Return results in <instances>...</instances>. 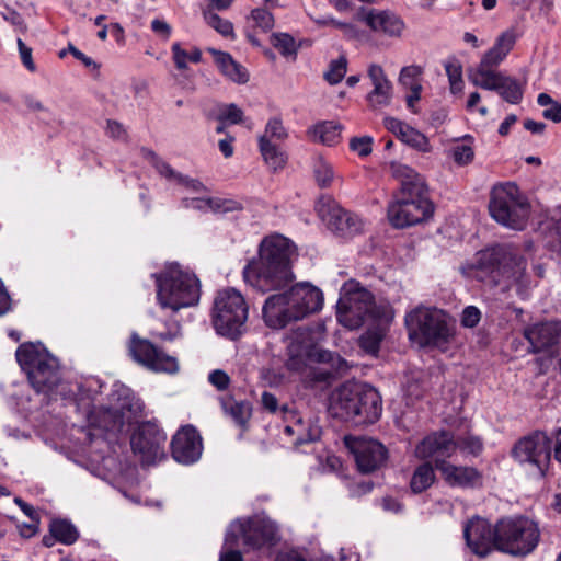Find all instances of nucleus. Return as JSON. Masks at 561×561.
<instances>
[{"label": "nucleus", "mask_w": 561, "mask_h": 561, "mask_svg": "<svg viewBox=\"0 0 561 561\" xmlns=\"http://www.w3.org/2000/svg\"><path fill=\"white\" fill-rule=\"evenodd\" d=\"M526 267V259L510 245H496L477 252L471 261L461 266V272L503 294L511 296L515 291L517 297L526 299L534 287Z\"/></svg>", "instance_id": "obj_1"}, {"label": "nucleus", "mask_w": 561, "mask_h": 561, "mask_svg": "<svg viewBox=\"0 0 561 561\" xmlns=\"http://www.w3.org/2000/svg\"><path fill=\"white\" fill-rule=\"evenodd\" d=\"M296 257V247L288 238L277 233L265 237L260 244L259 259L243 268V278L262 293L280 289L295 279L291 263Z\"/></svg>", "instance_id": "obj_2"}, {"label": "nucleus", "mask_w": 561, "mask_h": 561, "mask_svg": "<svg viewBox=\"0 0 561 561\" xmlns=\"http://www.w3.org/2000/svg\"><path fill=\"white\" fill-rule=\"evenodd\" d=\"M392 176L399 188L388 205V219L394 228H405L427 220L434 211L424 178L414 169L391 163Z\"/></svg>", "instance_id": "obj_3"}, {"label": "nucleus", "mask_w": 561, "mask_h": 561, "mask_svg": "<svg viewBox=\"0 0 561 561\" xmlns=\"http://www.w3.org/2000/svg\"><path fill=\"white\" fill-rule=\"evenodd\" d=\"M322 306V291L309 282H300L286 291L267 297L262 309L263 319L268 328L283 329L318 312Z\"/></svg>", "instance_id": "obj_4"}, {"label": "nucleus", "mask_w": 561, "mask_h": 561, "mask_svg": "<svg viewBox=\"0 0 561 561\" xmlns=\"http://www.w3.org/2000/svg\"><path fill=\"white\" fill-rule=\"evenodd\" d=\"M329 411L333 417L343 421L374 423L382 412L381 398L367 383L348 382L331 394Z\"/></svg>", "instance_id": "obj_5"}, {"label": "nucleus", "mask_w": 561, "mask_h": 561, "mask_svg": "<svg viewBox=\"0 0 561 561\" xmlns=\"http://www.w3.org/2000/svg\"><path fill=\"white\" fill-rule=\"evenodd\" d=\"M411 341L422 347L447 351L456 337V323L445 311L433 307H416L405 316Z\"/></svg>", "instance_id": "obj_6"}, {"label": "nucleus", "mask_w": 561, "mask_h": 561, "mask_svg": "<svg viewBox=\"0 0 561 561\" xmlns=\"http://www.w3.org/2000/svg\"><path fill=\"white\" fill-rule=\"evenodd\" d=\"M157 284V299L161 308L179 311L195 306L199 300V282L187 270L172 263L159 274H152Z\"/></svg>", "instance_id": "obj_7"}, {"label": "nucleus", "mask_w": 561, "mask_h": 561, "mask_svg": "<svg viewBox=\"0 0 561 561\" xmlns=\"http://www.w3.org/2000/svg\"><path fill=\"white\" fill-rule=\"evenodd\" d=\"M15 356L37 392L49 393L59 383L58 359L46 350L33 343H25L18 347Z\"/></svg>", "instance_id": "obj_8"}, {"label": "nucleus", "mask_w": 561, "mask_h": 561, "mask_svg": "<svg viewBox=\"0 0 561 561\" xmlns=\"http://www.w3.org/2000/svg\"><path fill=\"white\" fill-rule=\"evenodd\" d=\"M489 211L500 225L523 230L528 220L529 206L518 186L508 182L492 188Z\"/></svg>", "instance_id": "obj_9"}, {"label": "nucleus", "mask_w": 561, "mask_h": 561, "mask_svg": "<svg viewBox=\"0 0 561 561\" xmlns=\"http://www.w3.org/2000/svg\"><path fill=\"white\" fill-rule=\"evenodd\" d=\"M540 541L538 524L527 517L503 518L497 522V550L525 557L531 553Z\"/></svg>", "instance_id": "obj_10"}, {"label": "nucleus", "mask_w": 561, "mask_h": 561, "mask_svg": "<svg viewBox=\"0 0 561 561\" xmlns=\"http://www.w3.org/2000/svg\"><path fill=\"white\" fill-rule=\"evenodd\" d=\"M247 319L248 306L238 290L226 288L218 291L214 301L213 323L219 334L237 337Z\"/></svg>", "instance_id": "obj_11"}, {"label": "nucleus", "mask_w": 561, "mask_h": 561, "mask_svg": "<svg viewBox=\"0 0 561 561\" xmlns=\"http://www.w3.org/2000/svg\"><path fill=\"white\" fill-rule=\"evenodd\" d=\"M373 294L358 283L344 285L343 294L337 301V321L353 330L359 328L367 319L377 318Z\"/></svg>", "instance_id": "obj_12"}, {"label": "nucleus", "mask_w": 561, "mask_h": 561, "mask_svg": "<svg viewBox=\"0 0 561 561\" xmlns=\"http://www.w3.org/2000/svg\"><path fill=\"white\" fill-rule=\"evenodd\" d=\"M135 405L129 389L121 387L112 393L111 407L89 411L87 420L93 428L101 430L105 434H116L125 424L133 421Z\"/></svg>", "instance_id": "obj_13"}, {"label": "nucleus", "mask_w": 561, "mask_h": 561, "mask_svg": "<svg viewBox=\"0 0 561 561\" xmlns=\"http://www.w3.org/2000/svg\"><path fill=\"white\" fill-rule=\"evenodd\" d=\"M165 433L153 421H147L137 427L130 438L131 449L140 457L142 465H151L164 457Z\"/></svg>", "instance_id": "obj_14"}, {"label": "nucleus", "mask_w": 561, "mask_h": 561, "mask_svg": "<svg viewBox=\"0 0 561 561\" xmlns=\"http://www.w3.org/2000/svg\"><path fill=\"white\" fill-rule=\"evenodd\" d=\"M129 352L137 363L150 370L165 374L179 371L180 366L176 357L164 353L146 339L133 335Z\"/></svg>", "instance_id": "obj_15"}, {"label": "nucleus", "mask_w": 561, "mask_h": 561, "mask_svg": "<svg viewBox=\"0 0 561 561\" xmlns=\"http://www.w3.org/2000/svg\"><path fill=\"white\" fill-rule=\"evenodd\" d=\"M513 456L519 462L535 465L541 477H545L551 457V440L543 432L519 439L513 449Z\"/></svg>", "instance_id": "obj_16"}, {"label": "nucleus", "mask_w": 561, "mask_h": 561, "mask_svg": "<svg viewBox=\"0 0 561 561\" xmlns=\"http://www.w3.org/2000/svg\"><path fill=\"white\" fill-rule=\"evenodd\" d=\"M345 445L354 455L357 468L363 473L380 469L387 460V449L379 442L367 437H351L344 439Z\"/></svg>", "instance_id": "obj_17"}, {"label": "nucleus", "mask_w": 561, "mask_h": 561, "mask_svg": "<svg viewBox=\"0 0 561 561\" xmlns=\"http://www.w3.org/2000/svg\"><path fill=\"white\" fill-rule=\"evenodd\" d=\"M463 536L472 553L479 557H486L497 549V524L493 527L486 519L476 517L469 520Z\"/></svg>", "instance_id": "obj_18"}, {"label": "nucleus", "mask_w": 561, "mask_h": 561, "mask_svg": "<svg viewBox=\"0 0 561 561\" xmlns=\"http://www.w3.org/2000/svg\"><path fill=\"white\" fill-rule=\"evenodd\" d=\"M319 214L327 222L329 229L340 237H353L363 230V220L357 215L343 209L336 204L329 205L327 209L323 206L320 207Z\"/></svg>", "instance_id": "obj_19"}, {"label": "nucleus", "mask_w": 561, "mask_h": 561, "mask_svg": "<svg viewBox=\"0 0 561 561\" xmlns=\"http://www.w3.org/2000/svg\"><path fill=\"white\" fill-rule=\"evenodd\" d=\"M202 449V438L192 425L180 428L171 442L172 456L180 463L195 462L201 457Z\"/></svg>", "instance_id": "obj_20"}, {"label": "nucleus", "mask_w": 561, "mask_h": 561, "mask_svg": "<svg viewBox=\"0 0 561 561\" xmlns=\"http://www.w3.org/2000/svg\"><path fill=\"white\" fill-rule=\"evenodd\" d=\"M373 32L389 38L399 39L405 30L404 21L394 12L388 10H369L358 13Z\"/></svg>", "instance_id": "obj_21"}, {"label": "nucleus", "mask_w": 561, "mask_h": 561, "mask_svg": "<svg viewBox=\"0 0 561 561\" xmlns=\"http://www.w3.org/2000/svg\"><path fill=\"white\" fill-rule=\"evenodd\" d=\"M456 451L455 438L447 432L433 433L421 440L415 447V456L420 459L434 458L435 467L439 460H446Z\"/></svg>", "instance_id": "obj_22"}, {"label": "nucleus", "mask_w": 561, "mask_h": 561, "mask_svg": "<svg viewBox=\"0 0 561 561\" xmlns=\"http://www.w3.org/2000/svg\"><path fill=\"white\" fill-rule=\"evenodd\" d=\"M243 543L250 549L273 546L278 540L276 525L268 520H253L241 525Z\"/></svg>", "instance_id": "obj_23"}, {"label": "nucleus", "mask_w": 561, "mask_h": 561, "mask_svg": "<svg viewBox=\"0 0 561 561\" xmlns=\"http://www.w3.org/2000/svg\"><path fill=\"white\" fill-rule=\"evenodd\" d=\"M560 335L561 323L556 321L536 323L524 331V336L529 342L534 353L554 345Z\"/></svg>", "instance_id": "obj_24"}, {"label": "nucleus", "mask_w": 561, "mask_h": 561, "mask_svg": "<svg viewBox=\"0 0 561 561\" xmlns=\"http://www.w3.org/2000/svg\"><path fill=\"white\" fill-rule=\"evenodd\" d=\"M280 412L285 421L293 417V424H286L284 431L288 435L297 436L295 442L297 445L316 442L320 438L321 430L317 424L305 422L297 411L286 404L282 405Z\"/></svg>", "instance_id": "obj_25"}, {"label": "nucleus", "mask_w": 561, "mask_h": 561, "mask_svg": "<svg viewBox=\"0 0 561 561\" xmlns=\"http://www.w3.org/2000/svg\"><path fill=\"white\" fill-rule=\"evenodd\" d=\"M280 412L285 421L293 417V424H286L284 431L288 435L297 436L295 442L297 445L316 442L320 438L321 430L317 424L305 422L297 411L286 404L282 405Z\"/></svg>", "instance_id": "obj_26"}, {"label": "nucleus", "mask_w": 561, "mask_h": 561, "mask_svg": "<svg viewBox=\"0 0 561 561\" xmlns=\"http://www.w3.org/2000/svg\"><path fill=\"white\" fill-rule=\"evenodd\" d=\"M437 470L450 486L474 488L481 484V474L473 467L455 466L446 460H439Z\"/></svg>", "instance_id": "obj_27"}, {"label": "nucleus", "mask_w": 561, "mask_h": 561, "mask_svg": "<svg viewBox=\"0 0 561 561\" xmlns=\"http://www.w3.org/2000/svg\"><path fill=\"white\" fill-rule=\"evenodd\" d=\"M311 344L309 333L298 329L288 337L287 344V367L290 370L299 371L307 365V359L311 355Z\"/></svg>", "instance_id": "obj_28"}, {"label": "nucleus", "mask_w": 561, "mask_h": 561, "mask_svg": "<svg viewBox=\"0 0 561 561\" xmlns=\"http://www.w3.org/2000/svg\"><path fill=\"white\" fill-rule=\"evenodd\" d=\"M368 76L374 85L373 91L368 94V101L373 106L388 105L391 99L392 87L383 69L378 65H371L368 69Z\"/></svg>", "instance_id": "obj_29"}, {"label": "nucleus", "mask_w": 561, "mask_h": 561, "mask_svg": "<svg viewBox=\"0 0 561 561\" xmlns=\"http://www.w3.org/2000/svg\"><path fill=\"white\" fill-rule=\"evenodd\" d=\"M208 51L214 56L220 72L229 80L239 84L245 83L249 80L245 68L237 62L230 54L214 48H209Z\"/></svg>", "instance_id": "obj_30"}, {"label": "nucleus", "mask_w": 561, "mask_h": 561, "mask_svg": "<svg viewBox=\"0 0 561 561\" xmlns=\"http://www.w3.org/2000/svg\"><path fill=\"white\" fill-rule=\"evenodd\" d=\"M342 125L333 121L320 122L307 131L308 137L325 146H334L341 139Z\"/></svg>", "instance_id": "obj_31"}, {"label": "nucleus", "mask_w": 561, "mask_h": 561, "mask_svg": "<svg viewBox=\"0 0 561 561\" xmlns=\"http://www.w3.org/2000/svg\"><path fill=\"white\" fill-rule=\"evenodd\" d=\"M503 75L493 70V67L479 64L477 69L470 73L471 82L484 90L496 91L503 79Z\"/></svg>", "instance_id": "obj_32"}, {"label": "nucleus", "mask_w": 561, "mask_h": 561, "mask_svg": "<svg viewBox=\"0 0 561 561\" xmlns=\"http://www.w3.org/2000/svg\"><path fill=\"white\" fill-rule=\"evenodd\" d=\"M259 147L264 161L270 168L276 171L285 167L287 154L277 144L259 139Z\"/></svg>", "instance_id": "obj_33"}, {"label": "nucleus", "mask_w": 561, "mask_h": 561, "mask_svg": "<svg viewBox=\"0 0 561 561\" xmlns=\"http://www.w3.org/2000/svg\"><path fill=\"white\" fill-rule=\"evenodd\" d=\"M222 408L239 426H244L251 417L252 408L248 401H236L228 398L222 401Z\"/></svg>", "instance_id": "obj_34"}, {"label": "nucleus", "mask_w": 561, "mask_h": 561, "mask_svg": "<svg viewBox=\"0 0 561 561\" xmlns=\"http://www.w3.org/2000/svg\"><path fill=\"white\" fill-rule=\"evenodd\" d=\"M435 481L434 468L430 462L420 465L410 481V486L414 493H421L427 490Z\"/></svg>", "instance_id": "obj_35"}, {"label": "nucleus", "mask_w": 561, "mask_h": 561, "mask_svg": "<svg viewBox=\"0 0 561 561\" xmlns=\"http://www.w3.org/2000/svg\"><path fill=\"white\" fill-rule=\"evenodd\" d=\"M49 533L57 537V541L64 545H72L77 541L79 533L77 528L65 519H57L51 522Z\"/></svg>", "instance_id": "obj_36"}, {"label": "nucleus", "mask_w": 561, "mask_h": 561, "mask_svg": "<svg viewBox=\"0 0 561 561\" xmlns=\"http://www.w3.org/2000/svg\"><path fill=\"white\" fill-rule=\"evenodd\" d=\"M444 68L449 81V89L453 94L461 93L463 90L462 66L456 58H449L444 62Z\"/></svg>", "instance_id": "obj_37"}, {"label": "nucleus", "mask_w": 561, "mask_h": 561, "mask_svg": "<svg viewBox=\"0 0 561 561\" xmlns=\"http://www.w3.org/2000/svg\"><path fill=\"white\" fill-rule=\"evenodd\" d=\"M500 95L511 104H517L523 99V89L519 82L511 77H503L499 89Z\"/></svg>", "instance_id": "obj_38"}, {"label": "nucleus", "mask_w": 561, "mask_h": 561, "mask_svg": "<svg viewBox=\"0 0 561 561\" xmlns=\"http://www.w3.org/2000/svg\"><path fill=\"white\" fill-rule=\"evenodd\" d=\"M181 205L186 209H196L201 211H227L228 208L222 207V203L220 199L215 198H203V197H185L182 199Z\"/></svg>", "instance_id": "obj_39"}, {"label": "nucleus", "mask_w": 561, "mask_h": 561, "mask_svg": "<svg viewBox=\"0 0 561 561\" xmlns=\"http://www.w3.org/2000/svg\"><path fill=\"white\" fill-rule=\"evenodd\" d=\"M288 138V131L279 117H272L267 121L264 134L259 139L271 142H283Z\"/></svg>", "instance_id": "obj_40"}, {"label": "nucleus", "mask_w": 561, "mask_h": 561, "mask_svg": "<svg viewBox=\"0 0 561 561\" xmlns=\"http://www.w3.org/2000/svg\"><path fill=\"white\" fill-rule=\"evenodd\" d=\"M313 173L319 186L328 187L331 185L334 178V171L327 160L321 157L317 158L313 163Z\"/></svg>", "instance_id": "obj_41"}, {"label": "nucleus", "mask_w": 561, "mask_h": 561, "mask_svg": "<svg viewBox=\"0 0 561 561\" xmlns=\"http://www.w3.org/2000/svg\"><path fill=\"white\" fill-rule=\"evenodd\" d=\"M347 71V59L345 56H340L330 62L328 71L324 72V79L330 84H336L342 81Z\"/></svg>", "instance_id": "obj_42"}, {"label": "nucleus", "mask_w": 561, "mask_h": 561, "mask_svg": "<svg viewBox=\"0 0 561 561\" xmlns=\"http://www.w3.org/2000/svg\"><path fill=\"white\" fill-rule=\"evenodd\" d=\"M456 449L473 456L479 455L483 449V443L478 436L466 435L455 438Z\"/></svg>", "instance_id": "obj_43"}, {"label": "nucleus", "mask_w": 561, "mask_h": 561, "mask_svg": "<svg viewBox=\"0 0 561 561\" xmlns=\"http://www.w3.org/2000/svg\"><path fill=\"white\" fill-rule=\"evenodd\" d=\"M401 141L423 152L430 151L428 139L415 128L409 126Z\"/></svg>", "instance_id": "obj_44"}, {"label": "nucleus", "mask_w": 561, "mask_h": 561, "mask_svg": "<svg viewBox=\"0 0 561 561\" xmlns=\"http://www.w3.org/2000/svg\"><path fill=\"white\" fill-rule=\"evenodd\" d=\"M243 112L236 104H221L218 106L217 119L219 122H229L238 124L242 121Z\"/></svg>", "instance_id": "obj_45"}, {"label": "nucleus", "mask_w": 561, "mask_h": 561, "mask_svg": "<svg viewBox=\"0 0 561 561\" xmlns=\"http://www.w3.org/2000/svg\"><path fill=\"white\" fill-rule=\"evenodd\" d=\"M146 157L150 158L151 163L157 169V171L164 178L169 180L179 181L180 173H176L169 163L160 159L153 151L146 150Z\"/></svg>", "instance_id": "obj_46"}, {"label": "nucleus", "mask_w": 561, "mask_h": 561, "mask_svg": "<svg viewBox=\"0 0 561 561\" xmlns=\"http://www.w3.org/2000/svg\"><path fill=\"white\" fill-rule=\"evenodd\" d=\"M205 19L222 36L229 37L233 35V25L230 21L221 19L218 14L211 12L205 13Z\"/></svg>", "instance_id": "obj_47"}, {"label": "nucleus", "mask_w": 561, "mask_h": 561, "mask_svg": "<svg viewBox=\"0 0 561 561\" xmlns=\"http://www.w3.org/2000/svg\"><path fill=\"white\" fill-rule=\"evenodd\" d=\"M516 42V34L513 30H507L503 32L495 41L492 46L504 57L513 49Z\"/></svg>", "instance_id": "obj_48"}, {"label": "nucleus", "mask_w": 561, "mask_h": 561, "mask_svg": "<svg viewBox=\"0 0 561 561\" xmlns=\"http://www.w3.org/2000/svg\"><path fill=\"white\" fill-rule=\"evenodd\" d=\"M516 42V34L513 30H507L503 32L495 41L492 46L504 57L513 49Z\"/></svg>", "instance_id": "obj_49"}, {"label": "nucleus", "mask_w": 561, "mask_h": 561, "mask_svg": "<svg viewBox=\"0 0 561 561\" xmlns=\"http://www.w3.org/2000/svg\"><path fill=\"white\" fill-rule=\"evenodd\" d=\"M272 42L274 47L277 48L284 56H289L296 53L295 41L288 34H273Z\"/></svg>", "instance_id": "obj_50"}, {"label": "nucleus", "mask_w": 561, "mask_h": 561, "mask_svg": "<svg viewBox=\"0 0 561 561\" xmlns=\"http://www.w3.org/2000/svg\"><path fill=\"white\" fill-rule=\"evenodd\" d=\"M454 161L459 165H465L473 160L474 152L471 146L466 144H458L450 150Z\"/></svg>", "instance_id": "obj_51"}, {"label": "nucleus", "mask_w": 561, "mask_h": 561, "mask_svg": "<svg viewBox=\"0 0 561 561\" xmlns=\"http://www.w3.org/2000/svg\"><path fill=\"white\" fill-rule=\"evenodd\" d=\"M251 18L255 26L262 31L267 32L274 27V18L271 12L265 9L256 8L251 11Z\"/></svg>", "instance_id": "obj_52"}, {"label": "nucleus", "mask_w": 561, "mask_h": 561, "mask_svg": "<svg viewBox=\"0 0 561 561\" xmlns=\"http://www.w3.org/2000/svg\"><path fill=\"white\" fill-rule=\"evenodd\" d=\"M319 360L322 363H331L335 374H342L348 368L346 360L328 351L319 352Z\"/></svg>", "instance_id": "obj_53"}, {"label": "nucleus", "mask_w": 561, "mask_h": 561, "mask_svg": "<svg viewBox=\"0 0 561 561\" xmlns=\"http://www.w3.org/2000/svg\"><path fill=\"white\" fill-rule=\"evenodd\" d=\"M373 138L369 136L354 137L350 141L352 151L357 152L360 157H366L371 153Z\"/></svg>", "instance_id": "obj_54"}, {"label": "nucleus", "mask_w": 561, "mask_h": 561, "mask_svg": "<svg viewBox=\"0 0 561 561\" xmlns=\"http://www.w3.org/2000/svg\"><path fill=\"white\" fill-rule=\"evenodd\" d=\"M423 73V68L421 66L411 65L403 67L400 71L399 81L411 87L412 82H419L417 78Z\"/></svg>", "instance_id": "obj_55"}, {"label": "nucleus", "mask_w": 561, "mask_h": 561, "mask_svg": "<svg viewBox=\"0 0 561 561\" xmlns=\"http://www.w3.org/2000/svg\"><path fill=\"white\" fill-rule=\"evenodd\" d=\"M481 319L480 310L474 306H468L461 313V324L466 328H474Z\"/></svg>", "instance_id": "obj_56"}, {"label": "nucleus", "mask_w": 561, "mask_h": 561, "mask_svg": "<svg viewBox=\"0 0 561 561\" xmlns=\"http://www.w3.org/2000/svg\"><path fill=\"white\" fill-rule=\"evenodd\" d=\"M208 380L215 388L220 391L226 390L230 383V377L226 371L221 369L213 370L208 376Z\"/></svg>", "instance_id": "obj_57"}, {"label": "nucleus", "mask_w": 561, "mask_h": 561, "mask_svg": "<svg viewBox=\"0 0 561 561\" xmlns=\"http://www.w3.org/2000/svg\"><path fill=\"white\" fill-rule=\"evenodd\" d=\"M16 43H18L19 54H20L22 64L30 71L34 72L35 69H36V66H35V64L33 61V58H32V48L26 46L25 43L21 38H18Z\"/></svg>", "instance_id": "obj_58"}, {"label": "nucleus", "mask_w": 561, "mask_h": 561, "mask_svg": "<svg viewBox=\"0 0 561 561\" xmlns=\"http://www.w3.org/2000/svg\"><path fill=\"white\" fill-rule=\"evenodd\" d=\"M383 124L389 131L394 134L400 139L402 136H404L407 129L409 128V125L394 117H386L383 119Z\"/></svg>", "instance_id": "obj_59"}, {"label": "nucleus", "mask_w": 561, "mask_h": 561, "mask_svg": "<svg viewBox=\"0 0 561 561\" xmlns=\"http://www.w3.org/2000/svg\"><path fill=\"white\" fill-rule=\"evenodd\" d=\"M261 405L268 413L275 414L280 411L282 407L278 405V399L275 394L264 391L261 394Z\"/></svg>", "instance_id": "obj_60"}, {"label": "nucleus", "mask_w": 561, "mask_h": 561, "mask_svg": "<svg viewBox=\"0 0 561 561\" xmlns=\"http://www.w3.org/2000/svg\"><path fill=\"white\" fill-rule=\"evenodd\" d=\"M2 18L11 23L13 26H15L18 30L25 32L26 31V24L22 15L15 11L14 9L8 8L3 13Z\"/></svg>", "instance_id": "obj_61"}, {"label": "nucleus", "mask_w": 561, "mask_h": 561, "mask_svg": "<svg viewBox=\"0 0 561 561\" xmlns=\"http://www.w3.org/2000/svg\"><path fill=\"white\" fill-rule=\"evenodd\" d=\"M173 60L178 69L183 70L187 67L188 53L185 51L179 43L172 45Z\"/></svg>", "instance_id": "obj_62"}, {"label": "nucleus", "mask_w": 561, "mask_h": 561, "mask_svg": "<svg viewBox=\"0 0 561 561\" xmlns=\"http://www.w3.org/2000/svg\"><path fill=\"white\" fill-rule=\"evenodd\" d=\"M409 88L411 93L407 96V106L416 113L415 103L421 99L422 85L420 82H412Z\"/></svg>", "instance_id": "obj_63"}, {"label": "nucleus", "mask_w": 561, "mask_h": 561, "mask_svg": "<svg viewBox=\"0 0 561 561\" xmlns=\"http://www.w3.org/2000/svg\"><path fill=\"white\" fill-rule=\"evenodd\" d=\"M505 57L501 55L496 49L491 47L482 57L480 64L490 66V67H496L499 64H501Z\"/></svg>", "instance_id": "obj_64"}]
</instances>
